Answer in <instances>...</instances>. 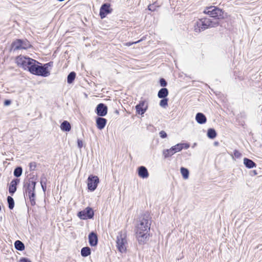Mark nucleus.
Instances as JSON below:
<instances>
[{"label": "nucleus", "instance_id": "obj_1", "mask_svg": "<svg viewBox=\"0 0 262 262\" xmlns=\"http://www.w3.org/2000/svg\"><path fill=\"white\" fill-rule=\"evenodd\" d=\"M151 221L148 215L144 214L136 226V234L140 244H144L147 241L150 229Z\"/></svg>", "mask_w": 262, "mask_h": 262}, {"label": "nucleus", "instance_id": "obj_2", "mask_svg": "<svg viewBox=\"0 0 262 262\" xmlns=\"http://www.w3.org/2000/svg\"><path fill=\"white\" fill-rule=\"evenodd\" d=\"M32 63L29 69L31 73L42 77H47L50 75V72L49 68L53 66V62H49L42 66L39 65V63L34 60V62Z\"/></svg>", "mask_w": 262, "mask_h": 262}, {"label": "nucleus", "instance_id": "obj_3", "mask_svg": "<svg viewBox=\"0 0 262 262\" xmlns=\"http://www.w3.org/2000/svg\"><path fill=\"white\" fill-rule=\"evenodd\" d=\"M35 180L34 176L30 178L28 181L24 183V192L26 194V196H28L32 206L35 205L36 203L35 189L36 182Z\"/></svg>", "mask_w": 262, "mask_h": 262}, {"label": "nucleus", "instance_id": "obj_4", "mask_svg": "<svg viewBox=\"0 0 262 262\" xmlns=\"http://www.w3.org/2000/svg\"><path fill=\"white\" fill-rule=\"evenodd\" d=\"M219 24L218 21H212L210 18L199 19L194 23V30L196 33H200L208 28L215 27Z\"/></svg>", "mask_w": 262, "mask_h": 262}, {"label": "nucleus", "instance_id": "obj_5", "mask_svg": "<svg viewBox=\"0 0 262 262\" xmlns=\"http://www.w3.org/2000/svg\"><path fill=\"white\" fill-rule=\"evenodd\" d=\"M116 244L117 248L120 252L124 253L126 252L128 243L125 231L119 232L117 236Z\"/></svg>", "mask_w": 262, "mask_h": 262}, {"label": "nucleus", "instance_id": "obj_6", "mask_svg": "<svg viewBox=\"0 0 262 262\" xmlns=\"http://www.w3.org/2000/svg\"><path fill=\"white\" fill-rule=\"evenodd\" d=\"M184 146L185 148H188L189 147L188 144L179 143L172 146L169 149H164L162 151V155L164 159L169 158L176 152L181 151L184 147Z\"/></svg>", "mask_w": 262, "mask_h": 262}, {"label": "nucleus", "instance_id": "obj_7", "mask_svg": "<svg viewBox=\"0 0 262 262\" xmlns=\"http://www.w3.org/2000/svg\"><path fill=\"white\" fill-rule=\"evenodd\" d=\"M204 13L217 19L224 18V12L222 9L214 6L206 8L204 11Z\"/></svg>", "mask_w": 262, "mask_h": 262}, {"label": "nucleus", "instance_id": "obj_8", "mask_svg": "<svg viewBox=\"0 0 262 262\" xmlns=\"http://www.w3.org/2000/svg\"><path fill=\"white\" fill-rule=\"evenodd\" d=\"M34 62V59L29 57H26L23 56H19L16 58V63L19 67H22L25 70L29 71L30 66Z\"/></svg>", "mask_w": 262, "mask_h": 262}, {"label": "nucleus", "instance_id": "obj_9", "mask_svg": "<svg viewBox=\"0 0 262 262\" xmlns=\"http://www.w3.org/2000/svg\"><path fill=\"white\" fill-rule=\"evenodd\" d=\"M12 46L14 50H17L19 49H26L30 46V45L28 40L17 39L12 43Z\"/></svg>", "mask_w": 262, "mask_h": 262}, {"label": "nucleus", "instance_id": "obj_10", "mask_svg": "<svg viewBox=\"0 0 262 262\" xmlns=\"http://www.w3.org/2000/svg\"><path fill=\"white\" fill-rule=\"evenodd\" d=\"M94 213L93 209L90 207H87L84 210L78 213V216L81 220H86L88 219H92Z\"/></svg>", "mask_w": 262, "mask_h": 262}, {"label": "nucleus", "instance_id": "obj_11", "mask_svg": "<svg viewBox=\"0 0 262 262\" xmlns=\"http://www.w3.org/2000/svg\"><path fill=\"white\" fill-rule=\"evenodd\" d=\"M99 178L97 176L91 175L88 179V189L91 191H94L99 183Z\"/></svg>", "mask_w": 262, "mask_h": 262}, {"label": "nucleus", "instance_id": "obj_12", "mask_svg": "<svg viewBox=\"0 0 262 262\" xmlns=\"http://www.w3.org/2000/svg\"><path fill=\"white\" fill-rule=\"evenodd\" d=\"M148 108V104L145 100L140 101L139 103L136 106L137 112L140 115L145 113Z\"/></svg>", "mask_w": 262, "mask_h": 262}, {"label": "nucleus", "instance_id": "obj_13", "mask_svg": "<svg viewBox=\"0 0 262 262\" xmlns=\"http://www.w3.org/2000/svg\"><path fill=\"white\" fill-rule=\"evenodd\" d=\"M111 12V9H110V4H103L100 9V16L101 18H104L106 15Z\"/></svg>", "mask_w": 262, "mask_h": 262}, {"label": "nucleus", "instance_id": "obj_14", "mask_svg": "<svg viewBox=\"0 0 262 262\" xmlns=\"http://www.w3.org/2000/svg\"><path fill=\"white\" fill-rule=\"evenodd\" d=\"M107 108L103 103L99 104L96 107V112L99 116H104L107 114Z\"/></svg>", "mask_w": 262, "mask_h": 262}, {"label": "nucleus", "instance_id": "obj_15", "mask_svg": "<svg viewBox=\"0 0 262 262\" xmlns=\"http://www.w3.org/2000/svg\"><path fill=\"white\" fill-rule=\"evenodd\" d=\"M138 176L143 179L147 178L149 176V173L147 168L143 166L138 167Z\"/></svg>", "mask_w": 262, "mask_h": 262}, {"label": "nucleus", "instance_id": "obj_16", "mask_svg": "<svg viewBox=\"0 0 262 262\" xmlns=\"http://www.w3.org/2000/svg\"><path fill=\"white\" fill-rule=\"evenodd\" d=\"M89 242L91 246H95L98 244V237L96 233L92 232L89 235Z\"/></svg>", "mask_w": 262, "mask_h": 262}, {"label": "nucleus", "instance_id": "obj_17", "mask_svg": "<svg viewBox=\"0 0 262 262\" xmlns=\"http://www.w3.org/2000/svg\"><path fill=\"white\" fill-rule=\"evenodd\" d=\"M107 122L106 119L102 117H98L96 119V125L98 129L101 130L104 128Z\"/></svg>", "mask_w": 262, "mask_h": 262}, {"label": "nucleus", "instance_id": "obj_18", "mask_svg": "<svg viewBox=\"0 0 262 262\" xmlns=\"http://www.w3.org/2000/svg\"><path fill=\"white\" fill-rule=\"evenodd\" d=\"M19 180L18 179L13 180L9 187V192L12 195L16 190V186L18 183Z\"/></svg>", "mask_w": 262, "mask_h": 262}, {"label": "nucleus", "instance_id": "obj_19", "mask_svg": "<svg viewBox=\"0 0 262 262\" xmlns=\"http://www.w3.org/2000/svg\"><path fill=\"white\" fill-rule=\"evenodd\" d=\"M195 120L199 124H204L206 122L207 119L206 116L201 113H198L195 116Z\"/></svg>", "mask_w": 262, "mask_h": 262}, {"label": "nucleus", "instance_id": "obj_20", "mask_svg": "<svg viewBox=\"0 0 262 262\" xmlns=\"http://www.w3.org/2000/svg\"><path fill=\"white\" fill-rule=\"evenodd\" d=\"M244 164L248 168H252L256 166V164L252 160L247 158L244 159Z\"/></svg>", "mask_w": 262, "mask_h": 262}, {"label": "nucleus", "instance_id": "obj_21", "mask_svg": "<svg viewBox=\"0 0 262 262\" xmlns=\"http://www.w3.org/2000/svg\"><path fill=\"white\" fill-rule=\"evenodd\" d=\"M168 95V90L167 89L163 88L161 89L158 93V96L159 98H165Z\"/></svg>", "mask_w": 262, "mask_h": 262}, {"label": "nucleus", "instance_id": "obj_22", "mask_svg": "<svg viewBox=\"0 0 262 262\" xmlns=\"http://www.w3.org/2000/svg\"><path fill=\"white\" fill-rule=\"evenodd\" d=\"M60 128L62 131L69 132L71 129V126L68 121H64L61 124Z\"/></svg>", "mask_w": 262, "mask_h": 262}, {"label": "nucleus", "instance_id": "obj_23", "mask_svg": "<svg viewBox=\"0 0 262 262\" xmlns=\"http://www.w3.org/2000/svg\"><path fill=\"white\" fill-rule=\"evenodd\" d=\"M14 247L15 249L18 251H23L25 249V245L20 241L17 240L14 243Z\"/></svg>", "mask_w": 262, "mask_h": 262}, {"label": "nucleus", "instance_id": "obj_24", "mask_svg": "<svg viewBox=\"0 0 262 262\" xmlns=\"http://www.w3.org/2000/svg\"><path fill=\"white\" fill-rule=\"evenodd\" d=\"M91 249L89 247H85L81 249V254L83 257H86L91 254Z\"/></svg>", "mask_w": 262, "mask_h": 262}, {"label": "nucleus", "instance_id": "obj_25", "mask_svg": "<svg viewBox=\"0 0 262 262\" xmlns=\"http://www.w3.org/2000/svg\"><path fill=\"white\" fill-rule=\"evenodd\" d=\"M180 171L184 179L186 180L188 178L189 172L187 168L181 167L180 169Z\"/></svg>", "mask_w": 262, "mask_h": 262}, {"label": "nucleus", "instance_id": "obj_26", "mask_svg": "<svg viewBox=\"0 0 262 262\" xmlns=\"http://www.w3.org/2000/svg\"><path fill=\"white\" fill-rule=\"evenodd\" d=\"M207 136L211 139L215 138L216 136L215 130L213 128H209L207 132Z\"/></svg>", "mask_w": 262, "mask_h": 262}, {"label": "nucleus", "instance_id": "obj_27", "mask_svg": "<svg viewBox=\"0 0 262 262\" xmlns=\"http://www.w3.org/2000/svg\"><path fill=\"white\" fill-rule=\"evenodd\" d=\"M76 77V73L74 72H71L68 76L67 82L68 83H72Z\"/></svg>", "mask_w": 262, "mask_h": 262}, {"label": "nucleus", "instance_id": "obj_28", "mask_svg": "<svg viewBox=\"0 0 262 262\" xmlns=\"http://www.w3.org/2000/svg\"><path fill=\"white\" fill-rule=\"evenodd\" d=\"M7 202L9 209H12L14 207V201L13 199L11 196H8L7 197Z\"/></svg>", "mask_w": 262, "mask_h": 262}, {"label": "nucleus", "instance_id": "obj_29", "mask_svg": "<svg viewBox=\"0 0 262 262\" xmlns=\"http://www.w3.org/2000/svg\"><path fill=\"white\" fill-rule=\"evenodd\" d=\"M22 172V168L21 167H17L14 170V175L16 177H19L21 175Z\"/></svg>", "mask_w": 262, "mask_h": 262}, {"label": "nucleus", "instance_id": "obj_30", "mask_svg": "<svg viewBox=\"0 0 262 262\" xmlns=\"http://www.w3.org/2000/svg\"><path fill=\"white\" fill-rule=\"evenodd\" d=\"M162 99L161 100V101L160 102V105L163 108H165L168 105V100L166 98H162Z\"/></svg>", "mask_w": 262, "mask_h": 262}, {"label": "nucleus", "instance_id": "obj_31", "mask_svg": "<svg viewBox=\"0 0 262 262\" xmlns=\"http://www.w3.org/2000/svg\"><path fill=\"white\" fill-rule=\"evenodd\" d=\"M47 179L43 176L40 178V184L41 185H47Z\"/></svg>", "mask_w": 262, "mask_h": 262}, {"label": "nucleus", "instance_id": "obj_32", "mask_svg": "<svg viewBox=\"0 0 262 262\" xmlns=\"http://www.w3.org/2000/svg\"><path fill=\"white\" fill-rule=\"evenodd\" d=\"M160 84L161 86L163 87L166 86L167 84V82L164 78H161L160 79Z\"/></svg>", "mask_w": 262, "mask_h": 262}, {"label": "nucleus", "instance_id": "obj_33", "mask_svg": "<svg viewBox=\"0 0 262 262\" xmlns=\"http://www.w3.org/2000/svg\"><path fill=\"white\" fill-rule=\"evenodd\" d=\"M234 156L236 158H240L242 156V154L237 150H234Z\"/></svg>", "mask_w": 262, "mask_h": 262}, {"label": "nucleus", "instance_id": "obj_34", "mask_svg": "<svg viewBox=\"0 0 262 262\" xmlns=\"http://www.w3.org/2000/svg\"><path fill=\"white\" fill-rule=\"evenodd\" d=\"M29 166L31 170H34L36 167V164L35 162H31L30 163Z\"/></svg>", "mask_w": 262, "mask_h": 262}, {"label": "nucleus", "instance_id": "obj_35", "mask_svg": "<svg viewBox=\"0 0 262 262\" xmlns=\"http://www.w3.org/2000/svg\"><path fill=\"white\" fill-rule=\"evenodd\" d=\"M159 135H160V137L162 138H165L167 136L166 133L164 130H161L159 133Z\"/></svg>", "mask_w": 262, "mask_h": 262}, {"label": "nucleus", "instance_id": "obj_36", "mask_svg": "<svg viewBox=\"0 0 262 262\" xmlns=\"http://www.w3.org/2000/svg\"><path fill=\"white\" fill-rule=\"evenodd\" d=\"M148 9L149 10L151 11H154L156 10L154 4L149 5L148 7Z\"/></svg>", "mask_w": 262, "mask_h": 262}, {"label": "nucleus", "instance_id": "obj_37", "mask_svg": "<svg viewBox=\"0 0 262 262\" xmlns=\"http://www.w3.org/2000/svg\"><path fill=\"white\" fill-rule=\"evenodd\" d=\"M77 144H78V147L79 148H82V147L83 146V142L81 140L78 139L77 141Z\"/></svg>", "mask_w": 262, "mask_h": 262}, {"label": "nucleus", "instance_id": "obj_38", "mask_svg": "<svg viewBox=\"0 0 262 262\" xmlns=\"http://www.w3.org/2000/svg\"><path fill=\"white\" fill-rule=\"evenodd\" d=\"M20 262H31L30 260L27 258H22L20 260Z\"/></svg>", "mask_w": 262, "mask_h": 262}, {"label": "nucleus", "instance_id": "obj_39", "mask_svg": "<svg viewBox=\"0 0 262 262\" xmlns=\"http://www.w3.org/2000/svg\"><path fill=\"white\" fill-rule=\"evenodd\" d=\"M11 101L9 100H6L4 102V105L6 106L9 105L11 104Z\"/></svg>", "mask_w": 262, "mask_h": 262}, {"label": "nucleus", "instance_id": "obj_40", "mask_svg": "<svg viewBox=\"0 0 262 262\" xmlns=\"http://www.w3.org/2000/svg\"><path fill=\"white\" fill-rule=\"evenodd\" d=\"M42 189L44 192L46 190V185H41Z\"/></svg>", "mask_w": 262, "mask_h": 262}, {"label": "nucleus", "instance_id": "obj_41", "mask_svg": "<svg viewBox=\"0 0 262 262\" xmlns=\"http://www.w3.org/2000/svg\"><path fill=\"white\" fill-rule=\"evenodd\" d=\"M140 40H138V41H137L134 42H132V43H130V42H129V43H128V46H130L131 45H132V44H133V43H138V42H140Z\"/></svg>", "mask_w": 262, "mask_h": 262}, {"label": "nucleus", "instance_id": "obj_42", "mask_svg": "<svg viewBox=\"0 0 262 262\" xmlns=\"http://www.w3.org/2000/svg\"><path fill=\"white\" fill-rule=\"evenodd\" d=\"M214 145H218V142H214Z\"/></svg>", "mask_w": 262, "mask_h": 262}, {"label": "nucleus", "instance_id": "obj_43", "mask_svg": "<svg viewBox=\"0 0 262 262\" xmlns=\"http://www.w3.org/2000/svg\"><path fill=\"white\" fill-rule=\"evenodd\" d=\"M1 210V206H0V211Z\"/></svg>", "mask_w": 262, "mask_h": 262}]
</instances>
